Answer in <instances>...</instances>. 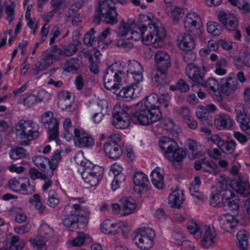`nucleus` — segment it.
Returning <instances> with one entry per match:
<instances>
[{"label":"nucleus","mask_w":250,"mask_h":250,"mask_svg":"<svg viewBox=\"0 0 250 250\" xmlns=\"http://www.w3.org/2000/svg\"><path fill=\"white\" fill-rule=\"evenodd\" d=\"M101 229L105 234L115 235L122 231L124 233L122 228L118 223H113L111 220H106L101 225Z\"/></svg>","instance_id":"b1692460"},{"label":"nucleus","mask_w":250,"mask_h":250,"mask_svg":"<svg viewBox=\"0 0 250 250\" xmlns=\"http://www.w3.org/2000/svg\"><path fill=\"white\" fill-rule=\"evenodd\" d=\"M58 105L60 108H63L64 107L63 102L66 100H70L71 96L67 91H62L60 92L58 95Z\"/></svg>","instance_id":"13d9d810"},{"label":"nucleus","mask_w":250,"mask_h":250,"mask_svg":"<svg viewBox=\"0 0 250 250\" xmlns=\"http://www.w3.org/2000/svg\"><path fill=\"white\" fill-rule=\"evenodd\" d=\"M197 116L200 121L205 125H212L213 117L204 107L199 108L196 112Z\"/></svg>","instance_id":"2f4dec72"},{"label":"nucleus","mask_w":250,"mask_h":250,"mask_svg":"<svg viewBox=\"0 0 250 250\" xmlns=\"http://www.w3.org/2000/svg\"><path fill=\"white\" fill-rule=\"evenodd\" d=\"M172 155L171 156L170 154L168 155V157L166 158L170 161L176 162H181L186 157V152L182 147H177L174 149L172 152Z\"/></svg>","instance_id":"ea45409f"},{"label":"nucleus","mask_w":250,"mask_h":250,"mask_svg":"<svg viewBox=\"0 0 250 250\" xmlns=\"http://www.w3.org/2000/svg\"><path fill=\"white\" fill-rule=\"evenodd\" d=\"M6 187L10 190L23 194H31L35 191V185H31L27 177L12 178L8 181Z\"/></svg>","instance_id":"1a4fd4ad"},{"label":"nucleus","mask_w":250,"mask_h":250,"mask_svg":"<svg viewBox=\"0 0 250 250\" xmlns=\"http://www.w3.org/2000/svg\"><path fill=\"white\" fill-rule=\"evenodd\" d=\"M120 202L122 215H128L133 212L136 206L135 201L132 198L125 197L120 200Z\"/></svg>","instance_id":"a878e982"},{"label":"nucleus","mask_w":250,"mask_h":250,"mask_svg":"<svg viewBox=\"0 0 250 250\" xmlns=\"http://www.w3.org/2000/svg\"><path fill=\"white\" fill-rule=\"evenodd\" d=\"M41 122L44 126L48 129L49 139L57 140L59 136V123L57 119L53 117L51 111H47L43 114L41 118Z\"/></svg>","instance_id":"f8f14e48"},{"label":"nucleus","mask_w":250,"mask_h":250,"mask_svg":"<svg viewBox=\"0 0 250 250\" xmlns=\"http://www.w3.org/2000/svg\"><path fill=\"white\" fill-rule=\"evenodd\" d=\"M189 232L196 239H201V245L205 249L213 248L215 244L217 232L213 227L210 225L200 226L193 220L187 223Z\"/></svg>","instance_id":"f257e3e1"},{"label":"nucleus","mask_w":250,"mask_h":250,"mask_svg":"<svg viewBox=\"0 0 250 250\" xmlns=\"http://www.w3.org/2000/svg\"><path fill=\"white\" fill-rule=\"evenodd\" d=\"M62 150L57 149L54 152L51 160H49V167L52 170L56 169L58 166V164L62 160L61 152Z\"/></svg>","instance_id":"3c124183"},{"label":"nucleus","mask_w":250,"mask_h":250,"mask_svg":"<svg viewBox=\"0 0 250 250\" xmlns=\"http://www.w3.org/2000/svg\"><path fill=\"white\" fill-rule=\"evenodd\" d=\"M115 2L113 0H104L99 3L96 9L97 14L94 16L93 21L99 24L103 19L109 24H115L118 22V16L116 11Z\"/></svg>","instance_id":"f03ea898"},{"label":"nucleus","mask_w":250,"mask_h":250,"mask_svg":"<svg viewBox=\"0 0 250 250\" xmlns=\"http://www.w3.org/2000/svg\"><path fill=\"white\" fill-rule=\"evenodd\" d=\"M155 62L157 69L167 71L171 65L169 55L164 50H159L155 55Z\"/></svg>","instance_id":"412c9836"},{"label":"nucleus","mask_w":250,"mask_h":250,"mask_svg":"<svg viewBox=\"0 0 250 250\" xmlns=\"http://www.w3.org/2000/svg\"><path fill=\"white\" fill-rule=\"evenodd\" d=\"M73 211H70L71 213L67 215L62 221L63 225L67 227L70 231H74L78 228V215L72 213Z\"/></svg>","instance_id":"72a5a7b5"},{"label":"nucleus","mask_w":250,"mask_h":250,"mask_svg":"<svg viewBox=\"0 0 250 250\" xmlns=\"http://www.w3.org/2000/svg\"><path fill=\"white\" fill-rule=\"evenodd\" d=\"M236 244L241 250H247L248 248V233L245 230H240L237 234Z\"/></svg>","instance_id":"e433bc0d"},{"label":"nucleus","mask_w":250,"mask_h":250,"mask_svg":"<svg viewBox=\"0 0 250 250\" xmlns=\"http://www.w3.org/2000/svg\"><path fill=\"white\" fill-rule=\"evenodd\" d=\"M202 86L208 88L213 92H216L219 86V83L215 79L209 78L207 80L205 79L204 83Z\"/></svg>","instance_id":"4d7b16f0"},{"label":"nucleus","mask_w":250,"mask_h":250,"mask_svg":"<svg viewBox=\"0 0 250 250\" xmlns=\"http://www.w3.org/2000/svg\"><path fill=\"white\" fill-rule=\"evenodd\" d=\"M160 99L157 94L153 93L146 97L145 102V107L151 110H155L159 107Z\"/></svg>","instance_id":"a19ab883"},{"label":"nucleus","mask_w":250,"mask_h":250,"mask_svg":"<svg viewBox=\"0 0 250 250\" xmlns=\"http://www.w3.org/2000/svg\"><path fill=\"white\" fill-rule=\"evenodd\" d=\"M234 112L236 114V120L238 119H241V118H243L248 115L247 108L245 105L243 104H238L235 106Z\"/></svg>","instance_id":"5fc2aeb1"},{"label":"nucleus","mask_w":250,"mask_h":250,"mask_svg":"<svg viewBox=\"0 0 250 250\" xmlns=\"http://www.w3.org/2000/svg\"><path fill=\"white\" fill-rule=\"evenodd\" d=\"M151 23L148 31L146 32L142 37V41L146 45L153 44L156 47L159 44L157 42H161L166 35V32L160 21L152 16H150Z\"/></svg>","instance_id":"20e7f679"},{"label":"nucleus","mask_w":250,"mask_h":250,"mask_svg":"<svg viewBox=\"0 0 250 250\" xmlns=\"http://www.w3.org/2000/svg\"><path fill=\"white\" fill-rule=\"evenodd\" d=\"M151 22L150 16L145 14L139 15L138 24L135 23V27H133L127 39L135 41L142 40L143 34L148 31Z\"/></svg>","instance_id":"9b49d317"},{"label":"nucleus","mask_w":250,"mask_h":250,"mask_svg":"<svg viewBox=\"0 0 250 250\" xmlns=\"http://www.w3.org/2000/svg\"><path fill=\"white\" fill-rule=\"evenodd\" d=\"M194 186H190L189 190L191 196L198 199V200H203L204 197L203 192L200 191L199 188H195Z\"/></svg>","instance_id":"338daca9"},{"label":"nucleus","mask_w":250,"mask_h":250,"mask_svg":"<svg viewBox=\"0 0 250 250\" xmlns=\"http://www.w3.org/2000/svg\"><path fill=\"white\" fill-rule=\"evenodd\" d=\"M86 168L83 170L81 175L86 183L91 186L98 184L104 174V168L98 165H93L91 162H87Z\"/></svg>","instance_id":"9d476101"},{"label":"nucleus","mask_w":250,"mask_h":250,"mask_svg":"<svg viewBox=\"0 0 250 250\" xmlns=\"http://www.w3.org/2000/svg\"><path fill=\"white\" fill-rule=\"evenodd\" d=\"M162 114L159 110H151L142 106L136 111L131 116V122L136 124L148 125L160 120Z\"/></svg>","instance_id":"39448f33"},{"label":"nucleus","mask_w":250,"mask_h":250,"mask_svg":"<svg viewBox=\"0 0 250 250\" xmlns=\"http://www.w3.org/2000/svg\"><path fill=\"white\" fill-rule=\"evenodd\" d=\"M133 27H135L133 19H128L126 22L123 21L119 25V35L121 36H128Z\"/></svg>","instance_id":"c9c22d12"},{"label":"nucleus","mask_w":250,"mask_h":250,"mask_svg":"<svg viewBox=\"0 0 250 250\" xmlns=\"http://www.w3.org/2000/svg\"><path fill=\"white\" fill-rule=\"evenodd\" d=\"M242 177L239 176L240 181L232 184L233 189L243 197H247L250 194V185L249 183L241 181Z\"/></svg>","instance_id":"c756f323"},{"label":"nucleus","mask_w":250,"mask_h":250,"mask_svg":"<svg viewBox=\"0 0 250 250\" xmlns=\"http://www.w3.org/2000/svg\"><path fill=\"white\" fill-rule=\"evenodd\" d=\"M129 109L125 105L116 104L112 111V124L117 129H125L130 125L131 117L129 116Z\"/></svg>","instance_id":"0eeeda50"},{"label":"nucleus","mask_w":250,"mask_h":250,"mask_svg":"<svg viewBox=\"0 0 250 250\" xmlns=\"http://www.w3.org/2000/svg\"><path fill=\"white\" fill-rule=\"evenodd\" d=\"M237 80L231 77L222 78L220 82V90L222 94L229 96L233 94L238 87Z\"/></svg>","instance_id":"dca6fc26"},{"label":"nucleus","mask_w":250,"mask_h":250,"mask_svg":"<svg viewBox=\"0 0 250 250\" xmlns=\"http://www.w3.org/2000/svg\"><path fill=\"white\" fill-rule=\"evenodd\" d=\"M221 196L220 192L219 191H216V192L211 194L210 197V205L213 207L221 206L222 204L219 201Z\"/></svg>","instance_id":"774afa93"},{"label":"nucleus","mask_w":250,"mask_h":250,"mask_svg":"<svg viewBox=\"0 0 250 250\" xmlns=\"http://www.w3.org/2000/svg\"><path fill=\"white\" fill-rule=\"evenodd\" d=\"M81 45V42L78 39H73L72 42L64 45L62 54L67 56H70L76 53L78 51V47Z\"/></svg>","instance_id":"4c0bfd02"},{"label":"nucleus","mask_w":250,"mask_h":250,"mask_svg":"<svg viewBox=\"0 0 250 250\" xmlns=\"http://www.w3.org/2000/svg\"><path fill=\"white\" fill-rule=\"evenodd\" d=\"M133 181L135 184L134 190L138 193H140L149 183L146 175L141 172H136L134 174Z\"/></svg>","instance_id":"5701e85b"},{"label":"nucleus","mask_w":250,"mask_h":250,"mask_svg":"<svg viewBox=\"0 0 250 250\" xmlns=\"http://www.w3.org/2000/svg\"><path fill=\"white\" fill-rule=\"evenodd\" d=\"M178 41L179 42V46L182 50L191 51L195 46L193 38L189 34L180 35L178 37Z\"/></svg>","instance_id":"393cba45"},{"label":"nucleus","mask_w":250,"mask_h":250,"mask_svg":"<svg viewBox=\"0 0 250 250\" xmlns=\"http://www.w3.org/2000/svg\"><path fill=\"white\" fill-rule=\"evenodd\" d=\"M219 222L222 229L226 231H230L237 225L238 222L230 214H224L219 218Z\"/></svg>","instance_id":"4be33fe9"},{"label":"nucleus","mask_w":250,"mask_h":250,"mask_svg":"<svg viewBox=\"0 0 250 250\" xmlns=\"http://www.w3.org/2000/svg\"><path fill=\"white\" fill-rule=\"evenodd\" d=\"M124 76L123 66L121 63L115 62L109 66L103 76L105 88L114 90V93H116L120 88L122 79Z\"/></svg>","instance_id":"7ed1b4c3"},{"label":"nucleus","mask_w":250,"mask_h":250,"mask_svg":"<svg viewBox=\"0 0 250 250\" xmlns=\"http://www.w3.org/2000/svg\"><path fill=\"white\" fill-rule=\"evenodd\" d=\"M144 69L141 64L137 61H130L127 63V66L123 67V72L125 76L131 74V76L138 73H143Z\"/></svg>","instance_id":"473e14b6"},{"label":"nucleus","mask_w":250,"mask_h":250,"mask_svg":"<svg viewBox=\"0 0 250 250\" xmlns=\"http://www.w3.org/2000/svg\"><path fill=\"white\" fill-rule=\"evenodd\" d=\"M211 140L213 143L217 145L223 153L227 154H233V157L234 158H236L239 156L238 153H235L237 145L234 140L230 139L224 141L217 135L212 136Z\"/></svg>","instance_id":"ddd939ff"},{"label":"nucleus","mask_w":250,"mask_h":250,"mask_svg":"<svg viewBox=\"0 0 250 250\" xmlns=\"http://www.w3.org/2000/svg\"><path fill=\"white\" fill-rule=\"evenodd\" d=\"M20 237L17 235L13 236L9 242L10 250H21L24 243L22 240H20Z\"/></svg>","instance_id":"c03bdc74"},{"label":"nucleus","mask_w":250,"mask_h":250,"mask_svg":"<svg viewBox=\"0 0 250 250\" xmlns=\"http://www.w3.org/2000/svg\"><path fill=\"white\" fill-rule=\"evenodd\" d=\"M227 64V62L225 59L221 58L218 60L215 64V74L219 76L225 75L227 73V70L225 69Z\"/></svg>","instance_id":"09e8293b"},{"label":"nucleus","mask_w":250,"mask_h":250,"mask_svg":"<svg viewBox=\"0 0 250 250\" xmlns=\"http://www.w3.org/2000/svg\"><path fill=\"white\" fill-rule=\"evenodd\" d=\"M155 233L149 228H143L137 230V234L133 241L138 247L142 250L150 249L153 244Z\"/></svg>","instance_id":"6e6552de"},{"label":"nucleus","mask_w":250,"mask_h":250,"mask_svg":"<svg viewBox=\"0 0 250 250\" xmlns=\"http://www.w3.org/2000/svg\"><path fill=\"white\" fill-rule=\"evenodd\" d=\"M186 74L188 78L195 83L201 86L204 83L206 79L205 73L197 65L194 64L188 65L186 68Z\"/></svg>","instance_id":"4468645a"},{"label":"nucleus","mask_w":250,"mask_h":250,"mask_svg":"<svg viewBox=\"0 0 250 250\" xmlns=\"http://www.w3.org/2000/svg\"><path fill=\"white\" fill-rule=\"evenodd\" d=\"M89 238L88 234L85 233L83 232H79L77 236L70 242V244L73 247H81Z\"/></svg>","instance_id":"37998d69"},{"label":"nucleus","mask_w":250,"mask_h":250,"mask_svg":"<svg viewBox=\"0 0 250 250\" xmlns=\"http://www.w3.org/2000/svg\"><path fill=\"white\" fill-rule=\"evenodd\" d=\"M214 125L218 129L229 128L232 124V120L229 115L225 113H221L216 116Z\"/></svg>","instance_id":"bb28decb"},{"label":"nucleus","mask_w":250,"mask_h":250,"mask_svg":"<svg viewBox=\"0 0 250 250\" xmlns=\"http://www.w3.org/2000/svg\"><path fill=\"white\" fill-rule=\"evenodd\" d=\"M208 48L203 49V51L206 54H209L210 51H216L219 48V41L217 42L213 40H210L207 43Z\"/></svg>","instance_id":"69168bd1"},{"label":"nucleus","mask_w":250,"mask_h":250,"mask_svg":"<svg viewBox=\"0 0 250 250\" xmlns=\"http://www.w3.org/2000/svg\"><path fill=\"white\" fill-rule=\"evenodd\" d=\"M104 149L106 155L111 159H117L122 154L120 146L111 140H108L105 143Z\"/></svg>","instance_id":"6ab92c4d"},{"label":"nucleus","mask_w":250,"mask_h":250,"mask_svg":"<svg viewBox=\"0 0 250 250\" xmlns=\"http://www.w3.org/2000/svg\"><path fill=\"white\" fill-rule=\"evenodd\" d=\"M242 130L250 135V118L247 115L241 119L236 120Z\"/></svg>","instance_id":"603ef678"},{"label":"nucleus","mask_w":250,"mask_h":250,"mask_svg":"<svg viewBox=\"0 0 250 250\" xmlns=\"http://www.w3.org/2000/svg\"><path fill=\"white\" fill-rule=\"evenodd\" d=\"M167 71L159 69H156L154 70L151 74V79L153 82L156 86H161L162 85L168 87V84L166 82L167 75Z\"/></svg>","instance_id":"c85d7f7f"},{"label":"nucleus","mask_w":250,"mask_h":250,"mask_svg":"<svg viewBox=\"0 0 250 250\" xmlns=\"http://www.w3.org/2000/svg\"><path fill=\"white\" fill-rule=\"evenodd\" d=\"M222 203L236 212L239 208V197L231 190H227L222 194Z\"/></svg>","instance_id":"a211bd4d"},{"label":"nucleus","mask_w":250,"mask_h":250,"mask_svg":"<svg viewBox=\"0 0 250 250\" xmlns=\"http://www.w3.org/2000/svg\"><path fill=\"white\" fill-rule=\"evenodd\" d=\"M134 88L132 86H124L117 92L118 95L123 100L128 101L133 98Z\"/></svg>","instance_id":"79ce46f5"},{"label":"nucleus","mask_w":250,"mask_h":250,"mask_svg":"<svg viewBox=\"0 0 250 250\" xmlns=\"http://www.w3.org/2000/svg\"><path fill=\"white\" fill-rule=\"evenodd\" d=\"M96 31L94 28H92L85 35L83 39V43L87 45H95L96 42H98L95 37V34Z\"/></svg>","instance_id":"8fccbe9b"},{"label":"nucleus","mask_w":250,"mask_h":250,"mask_svg":"<svg viewBox=\"0 0 250 250\" xmlns=\"http://www.w3.org/2000/svg\"><path fill=\"white\" fill-rule=\"evenodd\" d=\"M194 167L196 170H202L213 175H216L219 172V169L216 164L212 161H208L205 158L195 161Z\"/></svg>","instance_id":"2eb2a0df"},{"label":"nucleus","mask_w":250,"mask_h":250,"mask_svg":"<svg viewBox=\"0 0 250 250\" xmlns=\"http://www.w3.org/2000/svg\"><path fill=\"white\" fill-rule=\"evenodd\" d=\"M83 2V0H78L74 2L69 8L68 15L74 16L75 14H78V10L82 8Z\"/></svg>","instance_id":"e2e57ef3"},{"label":"nucleus","mask_w":250,"mask_h":250,"mask_svg":"<svg viewBox=\"0 0 250 250\" xmlns=\"http://www.w3.org/2000/svg\"><path fill=\"white\" fill-rule=\"evenodd\" d=\"M47 200L46 204L50 207L54 208L59 202L57 193L54 190H50L44 201Z\"/></svg>","instance_id":"a18cd8bd"},{"label":"nucleus","mask_w":250,"mask_h":250,"mask_svg":"<svg viewBox=\"0 0 250 250\" xmlns=\"http://www.w3.org/2000/svg\"><path fill=\"white\" fill-rule=\"evenodd\" d=\"M207 30L208 33L213 36H218L221 34L222 27L217 22L209 21L207 25Z\"/></svg>","instance_id":"de8ad7c7"},{"label":"nucleus","mask_w":250,"mask_h":250,"mask_svg":"<svg viewBox=\"0 0 250 250\" xmlns=\"http://www.w3.org/2000/svg\"><path fill=\"white\" fill-rule=\"evenodd\" d=\"M159 146L166 158L178 147L177 143L173 139L167 137H162L159 141Z\"/></svg>","instance_id":"aec40b11"},{"label":"nucleus","mask_w":250,"mask_h":250,"mask_svg":"<svg viewBox=\"0 0 250 250\" xmlns=\"http://www.w3.org/2000/svg\"><path fill=\"white\" fill-rule=\"evenodd\" d=\"M77 60L74 58H70L67 60L64 64V70L67 72H71L76 71L80 67Z\"/></svg>","instance_id":"864d4df0"},{"label":"nucleus","mask_w":250,"mask_h":250,"mask_svg":"<svg viewBox=\"0 0 250 250\" xmlns=\"http://www.w3.org/2000/svg\"><path fill=\"white\" fill-rule=\"evenodd\" d=\"M56 58V54H51L49 52H44V57L38 62L36 64L38 70L42 71L47 69Z\"/></svg>","instance_id":"cd10ccee"},{"label":"nucleus","mask_w":250,"mask_h":250,"mask_svg":"<svg viewBox=\"0 0 250 250\" xmlns=\"http://www.w3.org/2000/svg\"><path fill=\"white\" fill-rule=\"evenodd\" d=\"M32 161L37 167L44 171L46 168V164H49V159L42 155L33 157Z\"/></svg>","instance_id":"49530a36"},{"label":"nucleus","mask_w":250,"mask_h":250,"mask_svg":"<svg viewBox=\"0 0 250 250\" xmlns=\"http://www.w3.org/2000/svg\"><path fill=\"white\" fill-rule=\"evenodd\" d=\"M231 4L237 6L240 9H243L246 11H250V4L248 3L247 0H228Z\"/></svg>","instance_id":"6e6d98bb"},{"label":"nucleus","mask_w":250,"mask_h":250,"mask_svg":"<svg viewBox=\"0 0 250 250\" xmlns=\"http://www.w3.org/2000/svg\"><path fill=\"white\" fill-rule=\"evenodd\" d=\"M25 149L21 147L13 149L9 152V155L11 159L17 160L23 158L25 156Z\"/></svg>","instance_id":"bf43d9fd"},{"label":"nucleus","mask_w":250,"mask_h":250,"mask_svg":"<svg viewBox=\"0 0 250 250\" xmlns=\"http://www.w3.org/2000/svg\"><path fill=\"white\" fill-rule=\"evenodd\" d=\"M218 17L228 30L235 31L238 26V19L234 14L221 11Z\"/></svg>","instance_id":"f3484780"},{"label":"nucleus","mask_w":250,"mask_h":250,"mask_svg":"<svg viewBox=\"0 0 250 250\" xmlns=\"http://www.w3.org/2000/svg\"><path fill=\"white\" fill-rule=\"evenodd\" d=\"M198 21H200V18L196 13L193 12L187 14L184 21L185 29L188 30L195 29Z\"/></svg>","instance_id":"f704fd0d"},{"label":"nucleus","mask_w":250,"mask_h":250,"mask_svg":"<svg viewBox=\"0 0 250 250\" xmlns=\"http://www.w3.org/2000/svg\"><path fill=\"white\" fill-rule=\"evenodd\" d=\"M38 130V124L31 120H21L16 125L17 135L21 139H36L39 135Z\"/></svg>","instance_id":"423d86ee"},{"label":"nucleus","mask_w":250,"mask_h":250,"mask_svg":"<svg viewBox=\"0 0 250 250\" xmlns=\"http://www.w3.org/2000/svg\"><path fill=\"white\" fill-rule=\"evenodd\" d=\"M183 200V191L179 189L173 191L168 197V204L171 207L179 208Z\"/></svg>","instance_id":"7c9ffc66"},{"label":"nucleus","mask_w":250,"mask_h":250,"mask_svg":"<svg viewBox=\"0 0 250 250\" xmlns=\"http://www.w3.org/2000/svg\"><path fill=\"white\" fill-rule=\"evenodd\" d=\"M85 57H89V62H100V57L101 53L98 51H85L83 52Z\"/></svg>","instance_id":"052dcab7"},{"label":"nucleus","mask_w":250,"mask_h":250,"mask_svg":"<svg viewBox=\"0 0 250 250\" xmlns=\"http://www.w3.org/2000/svg\"><path fill=\"white\" fill-rule=\"evenodd\" d=\"M75 144L80 147H89L94 145V140L87 134H82L80 138L75 140Z\"/></svg>","instance_id":"58836bf2"},{"label":"nucleus","mask_w":250,"mask_h":250,"mask_svg":"<svg viewBox=\"0 0 250 250\" xmlns=\"http://www.w3.org/2000/svg\"><path fill=\"white\" fill-rule=\"evenodd\" d=\"M171 16L175 21H179L184 15L183 9L179 7H174L173 8H171Z\"/></svg>","instance_id":"0e129e2a"},{"label":"nucleus","mask_w":250,"mask_h":250,"mask_svg":"<svg viewBox=\"0 0 250 250\" xmlns=\"http://www.w3.org/2000/svg\"><path fill=\"white\" fill-rule=\"evenodd\" d=\"M161 125L165 130L171 132L175 128V124L173 121L169 118L164 119L161 121Z\"/></svg>","instance_id":"680f3d73"}]
</instances>
